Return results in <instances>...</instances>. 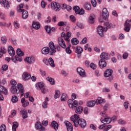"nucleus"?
Masks as SVG:
<instances>
[{
  "label": "nucleus",
  "mask_w": 131,
  "mask_h": 131,
  "mask_svg": "<svg viewBox=\"0 0 131 131\" xmlns=\"http://www.w3.org/2000/svg\"><path fill=\"white\" fill-rule=\"evenodd\" d=\"M2 94L8 95V90L4 86L0 85V101H4V96Z\"/></svg>",
  "instance_id": "7ed1b4c3"
},
{
  "label": "nucleus",
  "mask_w": 131,
  "mask_h": 131,
  "mask_svg": "<svg viewBox=\"0 0 131 131\" xmlns=\"http://www.w3.org/2000/svg\"><path fill=\"white\" fill-rule=\"evenodd\" d=\"M0 131H7L6 125L3 124L0 126Z\"/></svg>",
  "instance_id": "603ef678"
},
{
  "label": "nucleus",
  "mask_w": 131,
  "mask_h": 131,
  "mask_svg": "<svg viewBox=\"0 0 131 131\" xmlns=\"http://www.w3.org/2000/svg\"><path fill=\"white\" fill-rule=\"evenodd\" d=\"M13 124L12 131H16V128L19 126V123H18L17 122H14Z\"/></svg>",
  "instance_id": "ea45409f"
},
{
  "label": "nucleus",
  "mask_w": 131,
  "mask_h": 131,
  "mask_svg": "<svg viewBox=\"0 0 131 131\" xmlns=\"http://www.w3.org/2000/svg\"><path fill=\"white\" fill-rule=\"evenodd\" d=\"M104 31H105V28H103V27L101 26H99L97 27V33L101 37L104 36Z\"/></svg>",
  "instance_id": "f8f14e48"
},
{
  "label": "nucleus",
  "mask_w": 131,
  "mask_h": 131,
  "mask_svg": "<svg viewBox=\"0 0 131 131\" xmlns=\"http://www.w3.org/2000/svg\"><path fill=\"white\" fill-rule=\"evenodd\" d=\"M46 79L48 81L50 82V84H52V85H54V84H55L56 83V82L55 81L54 78L51 77H47L46 78Z\"/></svg>",
  "instance_id": "f704fd0d"
},
{
  "label": "nucleus",
  "mask_w": 131,
  "mask_h": 131,
  "mask_svg": "<svg viewBox=\"0 0 131 131\" xmlns=\"http://www.w3.org/2000/svg\"><path fill=\"white\" fill-rule=\"evenodd\" d=\"M70 48H71V45H69L68 47L66 49V53H67V54H70L72 53V51L70 50Z\"/></svg>",
  "instance_id": "49530a36"
},
{
  "label": "nucleus",
  "mask_w": 131,
  "mask_h": 131,
  "mask_svg": "<svg viewBox=\"0 0 131 131\" xmlns=\"http://www.w3.org/2000/svg\"><path fill=\"white\" fill-rule=\"evenodd\" d=\"M20 115H21L22 118L23 119H26V118H28V113H27V111L25 109L21 110L19 112Z\"/></svg>",
  "instance_id": "ddd939ff"
},
{
  "label": "nucleus",
  "mask_w": 131,
  "mask_h": 131,
  "mask_svg": "<svg viewBox=\"0 0 131 131\" xmlns=\"http://www.w3.org/2000/svg\"><path fill=\"white\" fill-rule=\"evenodd\" d=\"M67 23L64 21H59L58 22L57 25L58 26H66Z\"/></svg>",
  "instance_id": "3c124183"
},
{
  "label": "nucleus",
  "mask_w": 131,
  "mask_h": 131,
  "mask_svg": "<svg viewBox=\"0 0 131 131\" xmlns=\"http://www.w3.org/2000/svg\"><path fill=\"white\" fill-rule=\"evenodd\" d=\"M51 126L53 127L55 130H58V128H59V124L55 121H53L51 122Z\"/></svg>",
  "instance_id": "393cba45"
},
{
  "label": "nucleus",
  "mask_w": 131,
  "mask_h": 131,
  "mask_svg": "<svg viewBox=\"0 0 131 131\" xmlns=\"http://www.w3.org/2000/svg\"><path fill=\"white\" fill-rule=\"evenodd\" d=\"M32 27L34 28V29L38 30V29L40 28V24L38 22L34 21L32 24Z\"/></svg>",
  "instance_id": "7c9ffc66"
},
{
  "label": "nucleus",
  "mask_w": 131,
  "mask_h": 131,
  "mask_svg": "<svg viewBox=\"0 0 131 131\" xmlns=\"http://www.w3.org/2000/svg\"><path fill=\"white\" fill-rule=\"evenodd\" d=\"M68 104L70 108H72V109H74V108H76L78 105V102L77 101L74 100L72 99H69L68 101Z\"/></svg>",
  "instance_id": "39448f33"
},
{
  "label": "nucleus",
  "mask_w": 131,
  "mask_h": 131,
  "mask_svg": "<svg viewBox=\"0 0 131 131\" xmlns=\"http://www.w3.org/2000/svg\"><path fill=\"white\" fill-rule=\"evenodd\" d=\"M77 72L78 73L80 76H81L82 77H85V71L84 70H83V69L81 68H78L77 69Z\"/></svg>",
  "instance_id": "2eb2a0df"
},
{
  "label": "nucleus",
  "mask_w": 131,
  "mask_h": 131,
  "mask_svg": "<svg viewBox=\"0 0 131 131\" xmlns=\"http://www.w3.org/2000/svg\"><path fill=\"white\" fill-rule=\"evenodd\" d=\"M64 124L67 126V129L68 131H72L73 130V126H72V124L70 123V122L68 121H65Z\"/></svg>",
  "instance_id": "f3484780"
},
{
  "label": "nucleus",
  "mask_w": 131,
  "mask_h": 131,
  "mask_svg": "<svg viewBox=\"0 0 131 131\" xmlns=\"http://www.w3.org/2000/svg\"><path fill=\"white\" fill-rule=\"evenodd\" d=\"M40 91L42 94H47V93L49 92L48 89H47L45 86L40 90Z\"/></svg>",
  "instance_id": "de8ad7c7"
},
{
  "label": "nucleus",
  "mask_w": 131,
  "mask_h": 131,
  "mask_svg": "<svg viewBox=\"0 0 131 131\" xmlns=\"http://www.w3.org/2000/svg\"><path fill=\"white\" fill-rule=\"evenodd\" d=\"M82 52H83V49H82V48L78 46L77 47L75 51V53H76V54H78L79 55L80 54H82Z\"/></svg>",
  "instance_id": "e433bc0d"
},
{
  "label": "nucleus",
  "mask_w": 131,
  "mask_h": 131,
  "mask_svg": "<svg viewBox=\"0 0 131 131\" xmlns=\"http://www.w3.org/2000/svg\"><path fill=\"white\" fill-rule=\"evenodd\" d=\"M0 18L2 19V20H5V18H6V15L4 12L0 13Z\"/></svg>",
  "instance_id": "4d7b16f0"
},
{
  "label": "nucleus",
  "mask_w": 131,
  "mask_h": 131,
  "mask_svg": "<svg viewBox=\"0 0 131 131\" xmlns=\"http://www.w3.org/2000/svg\"><path fill=\"white\" fill-rule=\"evenodd\" d=\"M76 26H77V27H78L79 28H81V29L83 28V25H82V24L81 23L78 22V23L76 24Z\"/></svg>",
  "instance_id": "052dcab7"
},
{
  "label": "nucleus",
  "mask_w": 131,
  "mask_h": 131,
  "mask_svg": "<svg viewBox=\"0 0 131 131\" xmlns=\"http://www.w3.org/2000/svg\"><path fill=\"white\" fill-rule=\"evenodd\" d=\"M128 104H129V103L127 101H125L124 102V107H125V109H127V108H128Z\"/></svg>",
  "instance_id": "680f3d73"
},
{
  "label": "nucleus",
  "mask_w": 131,
  "mask_h": 131,
  "mask_svg": "<svg viewBox=\"0 0 131 131\" xmlns=\"http://www.w3.org/2000/svg\"><path fill=\"white\" fill-rule=\"evenodd\" d=\"M44 86L45 83L42 82H40L36 84V88L37 90H38L39 91L41 90Z\"/></svg>",
  "instance_id": "2f4dec72"
},
{
  "label": "nucleus",
  "mask_w": 131,
  "mask_h": 131,
  "mask_svg": "<svg viewBox=\"0 0 131 131\" xmlns=\"http://www.w3.org/2000/svg\"><path fill=\"white\" fill-rule=\"evenodd\" d=\"M11 101L12 103H17L18 102V97L17 96H13L12 97Z\"/></svg>",
  "instance_id": "a18cd8bd"
},
{
  "label": "nucleus",
  "mask_w": 131,
  "mask_h": 131,
  "mask_svg": "<svg viewBox=\"0 0 131 131\" xmlns=\"http://www.w3.org/2000/svg\"><path fill=\"white\" fill-rule=\"evenodd\" d=\"M90 67L92 69L95 70L97 69V65L92 62L90 64Z\"/></svg>",
  "instance_id": "5fc2aeb1"
},
{
  "label": "nucleus",
  "mask_w": 131,
  "mask_h": 131,
  "mask_svg": "<svg viewBox=\"0 0 131 131\" xmlns=\"http://www.w3.org/2000/svg\"><path fill=\"white\" fill-rule=\"evenodd\" d=\"M80 9V8H79V7H78L77 6H74L73 7V10H74V11H75L76 14L78 13V12H79Z\"/></svg>",
  "instance_id": "8fccbe9b"
},
{
  "label": "nucleus",
  "mask_w": 131,
  "mask_h": 131,
  "mask_svg": "<svg viewBox=\"0 0 131 131\" xmlns=\"http://www.w3.org/2000/svg\"><path fill=\"white\" fill-rule=\"evenodd\" d=\"M70 18L71 19V20L72 21V22H75V21H76V18H75V16H73V15H71L70 16Z\"/></svg>",
  "instance_id": "69168bd1"
},
{
  "label": "nucleus",
  "mask_w": 131,
  "mask_h": 131,
  "mask_svg": "<svg viewBox=\"0 0 131 131\" xmlns=\"http://www.w3.org/2000/svg\"><path fill=\"white\" fill-rule=\"evenodd\" d=\"M49 47L50 48V55L53 56V55L57 52V49H56V47H55V44L53 41H51L49 43Z\"/></svg>",
  "instance_id": "20e7f679"
},
{
  "label": "nucleus",
  "mask_w": 131,
  "mask_h": 131,
  "mask_svg": "<svg viewBox=\"0 0 131 131\" xmlns=\"http://www.w3.org/2000/svg\"><path fill=\"white\" fill-rule=\"evenodd\" d=\"M100 121L102 123H104V124H109V123H111V121H112V119H111V117H106L105 118L101 117Z\"/></svg>",
  "instance_id": "6e6552de"
},
{
  "label": "nucleus",
  "mask_w": 131,
  "mask_h": 131,
  "mask_svg": "<svg viewBox=\"0 0 131 131\" xmlns=\"http://www.w3.org/2000/svg\"><path fill=\"white\" fill-rule=\"evenodd\" d=\"M41 53L43 55H48V54H49V53H50V48H49L48 47H43L41 50Z\"/></svg>",
  "instance_id": "c85d7f7f"
},
{
  "label": "nucleus",
  "mask_w": 131,
  "mask_h": 131,
  "mask_svg": "<svg viewBox=\"0 0 131 131\" xmlns=\"http://www.w3.org/2000/svg\"><path fill=\"white\" fill-rule=\"evenodd\" d=\"M16 54L17 55H18V56H24V52H23V51H22L21 50V49H20V48H18L16 50Z\"/></svg>",
  "instance_id": "79ce46f5"
},
{
  "label": "nucleus",
  "mask_w": 131,
  "mask_h": 131,
  "mask_svg": "<svg viewBox=\"0 0 131 131\" xmlns=\"http://www.w3.org/2000/svg\"><path fill=\"white\" fill-rule=\"evenodd\" d=\"M1 41L3 45H6V43H7V37L3 36L1 37Z\"/></svg>",
  "instance_id": "c03bdc74"
},
{
  "label": "nucleus",
  "mask_w": 131,
  "mask_h": 131,
  "mask_svg": "<svg viewBox=\"0 0 131 131\" xmlns=\"http://www.w3.org/2000/svg\"><path fill=\"white\" fill-rule=\"evenodd\" d=\"M21 103L23 104V107H27L29 105V102L28 101H25V98H22L21 99Z\"/></svg>",
  "instance_id": "473e14b6"
},
{
  "label": "nucleus",
  "mask_w": 131,
  "mask_h": 131,
  "mask_svg": "<svg viewBox=\"0 0 131 131\" xmlns=\"http://www.w3.org/2000/svg\"><path fill=\"white\" fill-rule=\"evenodd\" d=\"M84 8L85 10L88 11H90L92 9L91 4L90 3H85L84 5Z\"/></svg>",
  "instance_id": "a19ab883"
},
{
  "label": "nucleus",
  "mask_w": 131,
  "mask_h": 131,
  "mask_svg": "<svg viewBox=\"0 0 131 131\" xmlns=\"http://www.w3.org/2000/svg\"><path fill=\"white\" fill-rule=\"evenodd\" d=\"M102 17L104 20H106L107 18L109 17V13L107 8H104L102 11Z\"/></svg>",
  "instance_id": "412c9836"
},
{
  "label": "nucleus",
  "mask_w": 131,
  "mask_h": 131,
  "mask_svg": "<svg viewBox=\"0 0 131 131\" xmlns=\"http://www.w3.org/2000/svg\"><path fill=\"white\" fill-rule=\"evenodd\" d=\"M101 116H102L103 118H105L107 117V114L105 111H103L101 113Z\"/></svg>",
  "instance_id": "338daca9"
},
{
  "label": "nucleus",
  "mask_w": 131,
  "mask_h": 131,
  "mask_svg": "<svg viewBox=\"0 0 131 131\" xmlns=\"http://www.w3.org/2000/svg\"><path fill=\"white\" fill-rule=\"evenodd\" d=\"M129 22H130V20H126L124 24V26H125L124 30L127 32H129V30H130L131 25L129 24Z\"/></svg>",
  "instance_id": "9b49d317"
},
{
  "label": "nucleus",
  "mask_w": 131,
  "mask_h": 131,
  "mask_svg": "<svg viewBox=\"0 0 131 131\" xmlns=\"http://www.w3.org/2000/svg\"><path fill=\"white\" fill-rule=\"evenodd\" d=\"M83 111V107L82 106H78L76 107L75 112L77 114H81L82 113V111Z\"/></svg>",
  "instance_id": "c9c22d12"
},
{
  "label": "nucleus",
  "mask_w": 131,
  "mask_h": 131,
  "mask_svg": "<svg viewBox=\"0 0 131 131\" xmlns=\"http://www.w3.org/2000/svg\"><path fill=\"white\" fill-rule=\"evenodd\" d=\"M42 106L44 109H47L48 108V102L44 101L42 104Z\"/></svg>",
  "instance_id": "bf43d9fd"
},
{
  "label": "nucleus",
  "mask_w": 131,
  "mask_h": 131,
  "mask_svg": "<svg viewBox=\"0 0 131 131\" xmlns=\"http://www.w3.org/2000/svg\"><path fill=\"white\" fill-rule=\"evenodd\" d=\"M103 93H110V89L108 88H104L102 89Z\"/></svg>",
  "instance_id": "13d9d810"
},
{
  "label": "nucleus",
  "mask_w": 131,
  "mask_h": 131,
  "mask_svg": "<svg viewBox=\"0 0 131 131\" xmlns=\"http://www.w3.org/2000/svg\"><path fill=\"white\" fill-rule=\"evenodd\" d=\"M112 73H113V70L108 69L105 71L104 76V77H110L112 75Z\"/></svg>",
  "instance_id": "6ab92c4d"
},
{
  "label": "nucleus",
  "mask_w": 131,
  "mask_h": 131,
  "mask_svg": "<svg viewBox=\"0 0 131 131\" xmlns=\"http://www.w3.org/2000/svg\"><path fill=\"white\" fill-rule=\"evenodd\" d=\"M96 19V16L94 14H92L89 17V22L91 24H94L95 23V19Z\"/></svg>",
  "instance_id": "a878e982"
},
{
  "label": "nucleus",
  "mask_w": 131,
  "mask_h": 131,
  "mask_svg": "<svg viewBox=\"0 0 131 131\" xmlns=\"http://www.w3.org/2000/svg\"><path fill=\"white\" fill-rule=\"evenodd\" d=\"M58 42L60 47H61L63 49H66V44L65 43V41H64V39H63V38L61 37L58 38Z\"/></svg>",
  "instance_id": "dca6fc26"
},
{
  "label": "nucleus",
  "mask_w": 131,
  "mask_h": 131,
  "mask_svg": "<svg viewBox=\"0 0 131 131\" xmlns=\"http://www.w3.org/2000/svg\"><path fill=\"white\" fill-rule=\"evenodd\" d=\"M25 62L28 64H34L35 63V57L33 56L26 57L25 58Z\"/></svg>",
  "instance_id": "423d86ee"
},
{
  "label": "nucleus",
  "mask_w": 131,
  "mask_h": 131,
  "mask_svg": "<svg viewBox=\"0 0 131 131\" xmlns=\"http://www.w3.org/2000/svg\"><path fill=\"white\" fill-rule=\"evenodd\" d=\"M100 58L104 60H109V55L106 52H102L100 55Z\"/></svg>",
  "instance_id": "cd10ccee"
},
{
  "label": "nucleus",
  "mask_w": 131,
  "mask_h": 131,
  "mask_svg": "<svg viewBox=\"0 0 131 131\" xmlns=\"http://www.w3.org/2000/svg\"><path fill=\"white\" fill-rule=\"evenodd\" d=\"M88 42V38L86 37L83 38L82 41L80 42V45H83Z\"/></svg>",
  "instance_id": "864d4df0"
},
{
  "label": "nucleus",
  "mask_w": 131,
  "mask_h": 131,
  "mask_svg": "<svg viewBox=\"0 0 131 131\" xmlns=\"http://www.w3.org/2000/svg\"><path fill=\"white\" fill-rule=\"evenodd\" d=\"M49 65H50L51 67H55V62L52 57H50L48 59V66Z\"/></svg>",
  "instance_id": "72a5a7b5"
},
{
  "label": "nucleus",
  "mask_w": 131,
  "mask_h": 131,
  "mask_svg": "<svg viewBox=\"0 0 131 131\" xmlns=\"http://www.w3.org/2000/svg\"><path fill=\"white\" fill-rule=\"evenodd\" d=\"M72 41V45L73 46H76L79 42V41L76 38H73L71 40Z\"/></svg>",
  "instance_id": "4c0bfd02"
},
{
  "label": "nucleus",
  "mask_w": 131,
  "mask_h": 131,
  "mask_svg": "<svg viewBox=\"0 0 131 131\" xmlns=\"http://www.w3.org/2000/svg\"><path fill=\"white\" fill-rule=\"evenodd\" d=\"M66 100H67V94L63 93L61 96V101H66Z\"/></svg>",
  "instance_id": "09e8293b"
},
{
  "label": "nucleus",
  "mask_w": 131,
  "mask_h": 131,
  "mask_svg": "<svg viewBox=\"0 0 131 131\" xmlns=\"http://www.w3.org/2000/svg\"><path fill=\"white\" fill-rule=\"evenodd\" d=\"M104 26H106V28H104L105 32L107 31L108 29L113 27V25L111 23L106 22L104 24Z\"/></svg>",
  "instance_id": "bb28decb"
},
{
  "label": "nucleus",
  "mask_w": 131,
  "mask_h": 131,
  "mask_svg": "<svg viewBox=\"0 0 131 131\" xmlns=\"http://www.w3.org/2000/svg\"><path fill=\"white\" fill-rule=\"evenodd\" d=\"M31 77V75H30V74L26 72H25L22 75V79H23V80H25V81L26 80H28V79H30Z\"/></svg>",
  "instance_id": "a211bd4d"
},
{
  "label": "nucleus",
  "mask_w": 131,
  "mask_h": 131,
  "mask_svg": "<svg viewBox=\"0 0 131 131\" xmlns=\"http://www.w3.org/2000/svg\"><path fill=\"white\" fill-rule=\"evenodd\" d=\"M8 51L10 56H11V57H14V56H15L16 52H15L14 48L12 46H9L8 47Z\"/></svg>",
  "instance_id": "5701e85b"
},
{
  "label": "nucleus",
  "mask_w": 131,
  "mask_h": 131,
  "mask_svg": "<svg viewBox=\"0 0 131 131\" xmlns=\"http://www.w3.org/2000/svg\"><path fill=\"white\" fill-rule=\"evenodd\" d=\"M95 105H96V101L94 100L89 101L87 104L88 107H94Z\"/></svg>",
  "instance_id": "58836bf2"
},
{
  "label": "nucleus",
  "mask_w": 131,
  "mask_h": 131,
  "mask_svg": "<svg viewBox=\"0 0 131 131\" xmlns=\"http://www.w3.org/2000/svg\"><path fill=\"white\" fill-rule=\"evenodd\" d=\"M17 12L18 13H22L23 19H27L28 18V11L25 9H18Z\"/></svg>",
  "instance_id": "1a4fd4ad"
},
{
  "label": "nucleus",
  "mask_w": 131,
  "mask_h": 131,
  "mask_svg": "<svg viewBox=\"0 0 131 131\" xmlns=\"http://www.w3.org/2000/svg\"><path fill=\"white\" fill-rule=\"evenodd\" d=\"M78 126L79 125L82 128H84L86 126V121L83 119H80L77 123Z\"/></svg>",
  "instance_id": "9d476101"
},
{
  "label": "nucleus",
  "mask_w": 131,
  "mask_h": 131,
  "mask_svg": "<svg viewBox=\"0 0 131 131\" xmlns=\"http://www.w3.org/2000/svg\"><path fill=\"white\" fill-rule=\"evenodd\" d=\"M95 74L97 77L101 76V72H100V71L98 70H96L95 71Z\"/></svg>",
  "instance_id": "6e6d98bb"
},
{
  "label": "nucleus",
  "mask_w": 131,
  "mask_h": 131,
  "mask_svg": "<svg viewBox=\"0 0 131 131\" xmlns=\"http://www.w3.org/2000/svg\"><path fill=\"white\" fill-rule=\"evenodd\" d=\"M0 4L5 9H10V4L8 1L0 0Z\"/></svg>",
  "instance_id": "4468645a"
},
{
  "label": "nucleus",
  "mask_w": 131,
  "mask_h": 131,
  "mask_svg": "<svg viewBox=\"0 0 131 131\" xmlns=\"http://www.w3.org/2000/svg\"><path fill=\"white\" fill-rule=\"evenodd\" d=\"M10 91L13 95L20 93L21 97H23V96H24V87H23V85L21 84H18L17 86L16 85L11 86Z\"/></svg>",
  "instance_id": "f257e3e1"
},
{
  "label": "nucleus",
  "mask_w": 131,
  "mask_h": 131,
  "mask_svg": "<svg viewBox=\"0 0 131 131\" xmlns=\"http://www.w3.org/2000/svg\"><path fill=\"white\" fill-rule=\"evenodd\" d=\"M118 123H119V124L123 125V124H125V123H126V122H125V121L120 119V120H118Z\"/></svg>",
  "instance_id": "e2e57ef3"
},
{
  "label": "nucleus",
  "mask_w": 131,
  "mask_h": 131,
  "mask_svg": "<svg viewBox=\"0 0 131 131\" xmlns=\"http://www.w3.org/2000/svg\"><path fill=\"white\" fill-rule=\"evenodd\" d=\"M35 127L38 130H46V128L41 126L40 122H37L35 124Z\"/></svg>",
  "instance_id": "b1692460"
},
{
  "label": "nucleus",
  "mask_w": 131,
  "mask_h": 131,
  "mask_svg": "<svg viewBox=\"0 0 131 131\" xmlns=\"http://www.w3.org/2000/svg\"><path fill=\"white\" fill-rule=\"evenodd\" d=\"M79 15H84V10L81 9L80 10H79L78 13H77Z\"/></svg>",
  "instance_id": "774afa93"
},
{
  "label": "nucleus",
  "mask_w": 131,
  "mask_h": 131,
  "mask_svg": "<svg viewBox=\"0 0 131 131\" xmlns=\"http://www.w3.org/2000/svg\"><path fill=\"white\" fill-rule=\"evenodd\" d=\"M79 115L77 114H75L71 117V120L73 121V123H74V125L75 127H77L78 126V121H79Z\"/></svg>",
  "instance_id": "f03ea898"
},
{
  "label": "nucleus",
  "mask_w": 131,
  "mask_h": 131,
  "mask_svg": "<svg viewBox=\"0 0 131 131\" xmlns=\"http://www.w3.org/2000/svg\"><path fill=\"white\" fill-rule=\"evenodd\" d=\"M99 65L101 69H103V68L107 66V63H106V61L104 59H101L99 60Z\"/></svg>",
  "instance_id": "aec40b11"
},
{
  "label": "nucleus",
  "mask_w": 131,
  "mask_h": 131,
  "mask_svg": "<svg viewBox=\"0 0 131 131\" xmlns=\"http://www.w3.org/2000/svg\"><path fill=\"white\" fill-rule=\"evenodd\" d=\"M51 6L52 10H53V11H55V12L60 11V10H61V7L60 6V4L57 3V2H52Z\"/></svg>",
  "instance_id": "0eeeda50"
},
{
  "label": "nucleus",
  "mask_w": 131,
  "mask_h": 131,
  "mask_svg": "<svg viewBox=\"0 0 131 131\" xmlns=\"http://www.w3.org/2000/svg\"><path fill=\"white\" fill-rule=\"evenodd\" d=\"M41 6L42 9H45V8H46V6H47V3L43 1H42L41 2Z\"/></svg>",
  "instance_id": "0e129e2a"
},
{
  "label": "nucleus",
  "mask_w": 131,
  "mask_h": 131,
  "mask_svg": "<svg viewBox=\"0 0 131 131\" xmlns=\"http://www.w3.org/2000/svg\"><path fill=\"white\" fill-rule=\"evenodd\" d=\"M96 103L100 104L101 106H103L102 104L106 103V100L105 99H103L102 97H99L96 100Z\"/></svg>",
  "instance_id": "c756f323"
},
{
  "label": "nucleus",
  "mask_w": 131,
  "mask_h": 131,
  "mask_svg": "<svg viewBox=\"0 0 131 131\" xmlns=\"http://www.w3.org/2000/svg\"><path fill=\"white\" fill-rule=\"evenodd\" d=\"M11 60H12L13 62L16 63L17 61L18 62H22V60H23V59H22V56L16 55L14 57H12Z\"/></svg>",
  "instance_id": "4be33fe9"
},
{
  "label": "nucleus",
  "mask_w": 131,
  "mask_h": 131,
  "mask_svg": "<svg viewBox=\"0 0 131 131\" xmlns=\"http://www.w3.org/2000/svg\"><path fill=\"white\" fill-rule=\"evenodd\" d=\"M60 94V91L56 90L55 91V94L54 95L55 99H58V98H59L60 96H61V94Z\"/></svg>",
  "instance_id": "37998d69"
}]
</instances>
